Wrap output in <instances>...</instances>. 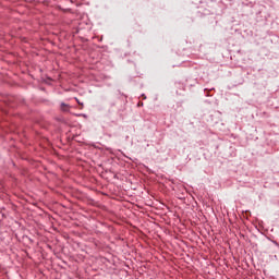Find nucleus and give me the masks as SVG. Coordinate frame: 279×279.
<instances>
[{
    "label": "nucleus",
    "instance_id": "f257e3e1",
    "mask_svg": "<svg viewBox=\"0 0 279 279\" xmlns=\"http://www.w3.org/2000/svg\"><path fill=\"white\" fill-rule=\"evenodd\" d=\"M61 109H62V110H69V107H68L66 105L62 104V105H61Z\"/></svg>",
    "mask_w": 279,
    "mask_h": 279
}]
</instances>
